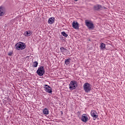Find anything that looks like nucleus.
<instances>
[{"instance_id": "obj_3", "label": "nucleus", "mask_w": 125, "mask_h": 125, "mask_svg": "<svg viewBox=\"0 0 125 125\" xmlns=\"http://www.w3.org/2000/svg\"><path fill=\"white\" fill-rule=\"evenodd\" d=\"M85 25L87 27L88 29H91V30L94 29V24L91 20H85Z\"/></svg>"}, {"instance_id": "obj_11", "label": "nucleus", "mask_w": 125, "mask_h": 125, "mask_svg": "<svg viewBox=\"0 0 125 125\" xmlns=\"http://www.w3.org/2000/svg\"><path fill=\"white\" fill-rule=\"evenodd\" d=\"M61 52L62 53V54H63V55H65L67 54V51H68V50L63 47H61L60 48Z\"/></svg>"}, {"instance_id": "obj_15", "label": "nucleus", "mask_w": 125, "mask_h": 125, "mask_svg": "<svg viewBox=\"0 0 125 125\" xmlns=\"http://www.w3.org/2000/svg\"><path fill=\"white\" fill-rule=\"evenodd\" d=\"M64 64H65L66 66L70 65V64H71V59L69 58L65 59Z\"/></svg>"}, {"instance_id": "obj_20", "label": "nucleus", "mask_w": 125, "mask_h": 125, "mask_svg": "<svg viewBox=\"0 0 125 125\" xmlns=\"http://www.w3.org/2000/svg\"><path fill=\"white\" fill-rule=\"evenodd\" d=\"M6 99L7 100L8 102H10L11 101V99H10V98L9 97L6 98Z\"/></svg>"}, {"instance_id": "obj_17", "label": "nucleus", "mask_w": 125, "mask_h": 125, "mask_svg": "<svg viewBox=\"0 0 125 125\" xmlns=\"http://www.w3.org/2000/svg\"><path fill=\"white\" fill-rule=\"evenodd\" d=\"M43 113L44 115H48L49 114V111L48 109L45 108L43 110Z\"/></svg>"}, {"instance_id": "obj_7", "label": "nucleus", "mask_w": 125, "mask_h": 125, "mask_svg": "<svg viewBox=\"0 0 125 125\" xmlns=\"http://www.w3.org/2000/svg\"><path fill=\"white\" fill-rule=\"evenodd\" d=\"M81 121H82L83 123H86V122H88V121H89V119H88V117H87V115H86V114H83L81 118Z\"/></svg>"}, {"instance_id": "obj_8", "label": "nucleus", "mask_w": 125, "mask_h": 125, "mask_svg": "<svg viewBox=\"0 0 125 125\" xmlns=\"http://www.w3.org/2000/svg\"><path fill=\"white\" fill-rule=\"evenodd\" d=\"M72 28L75 30H79L80 28L79 23L75 21H73L72 22Z\"/></svg>"}, {"instance_id": "obj_9", "label": "nucleus", "mask_w": 125, "mask_h": 125, "mask_svg": "<svg viewBox=\"0 0 125 125\" xmlns=\"http://www.w3.org/2000/svg\"><path fill=\"white\" fill-rule=\"evenodd\" d=\"M91 116L94 119H97L98 118V113L95 110H92L90 112Z\"/></svg>"}, {"instance_id": "obj_24", "label": "nucleus", "mask_w": 125, "mask_h": 125, "mask_svg": "<svg viewBox=\"0 0 125 125\" xmlns=\"http://www.w3.org/2000/svg\"><path fill=\"white\" fill-rule=\"evenodd\" d=\"M88 42H90V39H88Z\"/></svg>"}, {"instance_id": "obj_21", "label": "nucleus", "mask_w": 125, "mask_h": 125, "mask_svg": "<svg viewBox=\"0 0 125 125\" xmlns=\"http://www.w3.org/2000/svg\"><path fill=\"white\" fill-rule=\"evenodd\" d=\"M8 55L9 56H11V55H12V52H10L8 54Z\"/></svg>"}, {"instance_id": "obj_1", "label": "nucleus", "mask_w": 125, "mask_h": 125, "mask_svg": "<svg viewBox=\"0 0 125 125\" xmlns=\"http://www.w3.org/2000/svg\"><path fill=\"white\" fill-rule=\"evenodd\" d=\"M26 44L23 42H19L15 45V49L17 50H23L26 48Z\"/></svg>"}, {"instance_id": "obj_13", "label": "nucleus", "mask_w": 125, "mask_h": 125, "mask_svg": "<svg viewBox=\"0 0 125 125\" xmlns=\"http://www.w3.org/2000/svg\"><path fill=\"white\" fill-rule=\"evenodd\" d=\"M54 21H55V18L53 17L50 18L48 20V24H53L54 23Z\"/></svg>"}, {"instance_id": "obj_2", "label": "nucleus", "mask_w": 125, "mask_h": 125, "mask_svg": "<svg viewBox=\"0 0 125 125\" xmlns=\"http://www.w3.org/2000/svg\"><path fill=\"white\" fill-rule=\"evenodd\" d=\"M77 87H78L77 82L75 80L71 81L69 84V89L70 90H74V89H76Z\"/></svg>"}, {"instance_id": "obj_12", "label": "nucleus", "mask_w": 125, "mask_h": 125, "mask_svg": "<svg viewBox=\"0 0 125 125\" xmlns=\"http://www.w3.org/2000/svg\"><path fill=\"white\" fill-rule=\"evenodd\" d=\"M100 47L101 50H104V49H106V44L103 42H101Z\"/></svg>"}, {"instance_id": "obj_18", "label": "nucleus", "mask_w": 125, "mask_h": 125, "mask_svg": "<svg viewBox=\"0 0 125 125\" xmlns=\"http://www.w3.org/2000/svg\"><path fill=\"white\" fill-rule=\"evenodd\" d=\"M38 65H39V62H38L36 61L33 62V65L31 66V67H34V68H37L38 67Z\"/></svg>"}, {"instance_id": "obj_19", "label": "nucleus", "mask_w": 125, "mask_h": 125, "mask_svg": "<svg viewBox=\"0 0 125 125\" xmlns=\"http://www.w3.org/2000/svg\"><path fill=\"white\" fill-rule=\"evenodd\" d=\"M61 34L62 35V36H63V37H65V38H67V37H68L67 33L64 31L62 32L61 33Z\"/></svg>"}, {"instance_id": "obj_25", "label": "nucleus", "mask_w": 125, "mask_h": 125, "mask_svg": "<svg viewBox=\"0 0 125 125\" xmlns=\"http://www.w3.org/2000/svg\"><path fill=\"white\" fill-rule=\"evenodd\" d=\"M75 1H78L79 0H74Z\"/></svg>"}, {"instance_id": "obj_14", "label": "nucleus", "mask_w": 125, "mask_h": 125, "mask_svg": "<svg viewBox=\"0 0 125 125\" xmlns=\"http://www.w3.org/2000/svg\"><path fill=\"white\" fill-rule=\"evenodd\" d=\"M4 11L3 10V7L2 6H0V16H3L5 14Z\"/></svg>"}, {"instance_id": "obj_5", "label": "nucleus", "mask_w": 125, "mask_h": 125, "mask_svg": "<svg viewBox=\"0 0 125 125\" xmlns=\"http://www.w3.org/2000/svg\"><path fill=\"white\" fill-rule=\"evenodd\" d=\"M83 89L86 93H88L91 90V86L88 83H85L83 85Z\"/></svg>"}, {"instance_id": "obj_10", "label": "nucleus", "mask_w": 125, "mask_h": 125, "mask_svg": "<svg viewBox=\"0 0 125 125\" xmlns=\"http://www.w3.org/2000/svg\"><path fill=\"white\" fill-rule=\"evenodd\" d=\"M102 5L100 4H96L94 6V10L99 11V10H102Z\"/></svg>"}, {"instance_id": "obj_6", "label": "nucleus", "mask_w": 125, "mask_h": 125, "mask_svg": "<svg viewBox=\"0 0 125 125\" xmlns=\"http://www.w3.org/2000/svg\"><path fill=\"white\" fill-rule=\"evenodd\" d=\"M43 88L44 89L45 91L46 92H48V93H50V94H52V88L50 87V86L47 84H44L43 86Z\"/></svg>"}, {"instance_id": "obj_23", "label": "nucleus", "mask_w": 125, "mask_h": 125, "mask_svg": "<svg viewBox=\"0 0 125 125\" xmlns=\"http://www.w3.org/2000/svg\"><path fill=\"white\" fill-rule=\"evenodd\" d=\"M5 102H6V101L4 100V101L3 102V103H5Z\"/></svg>"}, {"instance_id": "obj_22", "label": "nucleus", "mask_w": 125, "mask_h": 125, "mask_svg": "<svg viewBox=\"0 0 125 125\" xmlns=\"http://www.w3.org/2000/svg\"><path fill=\"white\" fill-rule=\"evenodd\" d=\"M77 113H78V114H81V112L80 111H78Z\"/></svg>"}, {"instance_id": "obj_4", "label": "nucleus", "mask_w": 125, "mask_h": 125, "mask_svg": "<svg viewBox=\"0 0 125 125\" xmlns=\"http://www.w3.org/2000/svg\"><path fill=\"white\" fill-rule=\"evenodd\" d=\"M37 74L40 77H42L43 75H44L45 71L44 70V66H41L38 68V70L36 71Z\"/></svg>"}, {"instance_id": "obj_16", "label": "nucleus", "mask_w": 125, "mask_h": 125, "mask_svg": "<svg viewBox=\"0 0 125 125\" xmlns=\"http://www.w3.org/2000/svg\"><path fill=\"white\" fill-rule=\"evenodd\" d=\"M24 35L25 37H29V36H31V35H32V31H26L24 32Z\"/></svg>"}]
</instances>
